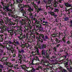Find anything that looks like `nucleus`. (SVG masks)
<instances>
[{
    "label": "nucleus",
    "instance_id": "nucleus-9",
    "mask_svg": "<svg viewBox=\"0 0 72 72\" xmlns=\"http://www.w3.org/2000/svg\"><path fill=\"white\" fill-rule=\"evenodd\" d=\"M64 5L67 7H70V4H69L68 2H65Z\"/></svg>",
    "mask_w": 72,
    "mask_h": 72
},
{
    "label": "nucleus",
    "instance_id": "nucleus-61",
    "mask_svg": "<svg viewBox=\"0 0 72 72\" xmlns=\"http://www.w3.org/2000/svg\"><path fill=\"white\" fill-rule=\"evenodd\" d=\"M18 21H19L18 19H16L15 21V22H16L17 23H18Z\"/></svg>",
    "mask_w": 72,
    "mask_h": 72
},
{
    "label": "nucleus",
    "instance_id": "nucleus-39",
    "mask_svg": "<svg viewBox=\"0 0 72 72\" xmlns=\"http://www.w3.org/2000/svg\"><path fill=\"white\" fill-rule=\"evenodd\" d=\"M4 40V38L3 37L0 38V42H2Z\"/></svg>",
    "mask_w": 72,
    "mask_h": 72
},
{
    "label": "nucleus",
    "instance_id": "nucleus-8",
    "mask_svg": "<svg viewBox=\"0 0 72 72\" xmlns=\"http://www.w3.org/2000/svg\"><path fill=\"white\" fill-rule=\"evenodd\" d=\"M46 48V44H43L41 46L40 49H44Z\"/></svg>",
    "mask_w": 72,
    "mask_h": 72
},
{
    "label": "nucleus",
    "instance_id": "nucleus-18",
    "mask_svg": "<svg viewBox=\"0 0 72 72\" xmlns=\"http://www.w3.org/2000/svg\"><path fill=\"white\" fill-rule=\"evenodd\" d=\"M7 26H4L3 25H2L1 27H0V28H1V30H4V29L5 28H6Z\"/></svg>",
    "mask_w": 72,
    "mask_h": 72
},
{
    "label": "nucleus",
    "instance_id": "nucleus-34",
    "mask_svg": "<svg viewBox=\"0 0 72 72\" xmlns=\"http://www.w3.org/2000/svg\"><path fill=\"white\" fill-rule=\"evenodd\" d=\"M55 41L56 42H57L58 43H59V40L58 39V38H55Z\"/></svg>",
    "mask_w": 72,
    "mask_h": 72
},
{
    "label": "nucleus",
    "instance_id": "nucleus-32",
    "mask_svg": "<svg viewBox=\"0 0 72 72\" xmlns=\"http://www.w3.org/2000/svg\"><path fill=\"white\" fill-rule=\"evenodd\" d=\"M58 36H59V37H60L61 36H63V33H60V32L58 34Z\"/></svg>",
    "mask_w": 72,
    "mask_h": 72
},
{
    "label": "nucleus",
    "instance_id": "nucleus-7",
    "mask_svg": "<svg viewBox=\"0 0 72 72\" xmlns=\"http://www.w3.org/2000/svg\"><path fill=\"white\" fill-rule=\"evenodd\" d=\"M9 28L6 27L4 29V30L5 31V30L6 31H7L10 32H12L14 31V30H9Z\"/></svg>",
    "mask_w": 72,
    "mask_h": 72
},
{
    "label": "nucleus",
    "instance_id": "nucleus-53",
    "mask_svg": "<svg viewBox=\"0 0 72 72\" xmlns=\"http://www.w3.org/2000/svg\"><path fill=\"white\" fill-rule=\"evenodd\" d=\"M59 6H60V8H62L63 7V5H62L60 4Z\"/></svg>",
    "mask_w": 72,
    "mask_h": 72
},
{
    "label": "nucleus",
    "instance_id": "nucleus-20",
    "mask_svg": "<svg viewBox=\"0 0 72 72\" xmlns=\"http://www.w3.org/2000/svg\"><path fill=\"white\" fill-rule=\"evenodd\" d=\"M45 38H44V41H47L46 40H48L49 37H48V36L47 35H46L45 36Z\"/></svg>",
    "mask_w": 72,
    "mask_h": 72
},
{
    "label": "nucleus",
    "instance_id": "nucleus-62",
    "mask_svg": "<svg viewBox=\"0 0 72 72\" xmlns=\"http://www.w3.org/2000/svg\"><path fill=\"white\" fill-rule=\"evenodd\" d=\"M25 37H26L25 36V35H23L22 36V38L23 39H24V38H25Z\"/></svg>",
    "mask_w": 72,
    "mask_h": 72
},
{
    "label": "nucleus",
    "instance_id": "nucleus-21",
    "mask_svg": "<svg viewBox=\"0 0 72 72\" xmlns=\"http://www.w3.org/2000/svg\"><path fill=\"white\" fill-rule=\"evenodd\" d=\"M14 44H16V45H19V42L18 41H15L14 40Z\"/></svg>",
    "mask_w": 72,
    "mask_h": 72
},
{
    "label": "nucleus",
    "instance_id": "nucleus-64",
    "mask_svg": "<svg viewBox=\"0 0 72 72\" xmlns=\"http://www.w3.org/2000/svg\"><path fill=\"white\" fill-rule=\"evenodd\" d=\"M62 57L64 58V59H66V56H62Z\"/></svg>",
    "mask_w": 72,
    "mask_h": 72
},
{
    "label": "nucleus",
    "instance_id": "nucleus-5",
    "mask_svg": "<svg viewBox=\"0 0 72 72\" xmlns=\"http://www.w3.org/2000/svg\"><path fill=\"white\" fill-rule=\"evenodd\" d=\"M27 22H28V26L29 27V29L30 30V32H32V31L31 30V28L32 27H31V26L30 25V24H31V21H30V20L29 19L27 20Z\"/></svg>",
    "mask_w": 72,
    "mask_h": 72
},
{
    "label": "nucleus",
    "instance_id": "nucleus-2",
    "mask_svg": "<svg viewBox=\"0 0 72 72\" xmlns=\"http://www.w3.org/2000/svg\"><path fill=\"white\" fill-rule=\"evenodd\" d=\"M18 6L19 8H21L19 9V12H21L22 13V15L23 16H24L27 17L26 16V11L24 10L23 9V7H22V4H20L18 5Z\"/></svg>",
    "mask_w": 72,
    "mask_h": 72
},
{
    "label": "nucleus",
    "instance_id": "nucleus-49",
    "mask_svg": "<svg viewBox=\"0 0 72 72\" xmlns=\"http://www.w3.org/2000/svg\"><path fill=\"white\" fill-rule=\"evenodd\" d=\"M63 72H67V70L66 69H62Z\"/></svg>",
    "mask_w": 72,
    "mask_h": 72
},
{
    "label": "nucleus",
    "instance_id": "nucleus-3",
    "mask_svg": "<svg viewBox=\"0 0 72 72\" xmlns=\"http://www.w3.org/2000/svg\"><path fill=\"white\" fill-rule=\"evenodd\" d=\"M68 62H69V60L68 59H67L66 60L64 61V62L65 67H66L68 70H69V65H68Z\"/></svg>",
    "mask_w": 72,
    "mask_h": 72
},
{
    "label": "nucleus",
    "instance_id": "nucleus-46",
    "mask_svg": "<svg viewBox=\"0 0 72 72\" xmlns=\"http://www.w3.org/2000/svg\"><path fill=\"white\" fill-rule=\"evenodd\" d=\"M8 22H9V23H10V24H11V22H11L10 21V20H7V23H8Z\"/></svg>",
    "mask_w": 72,
    "mask_h": 72
},
{
    "label": "nucleus",
    "instance_id": "nucleus-57",
    "mask_svg": "<svg viewBox=\"0 0 72 72\" xmlns=\"http://www.w3.org/2000/svg\"><path fill=\"white\" fill-rule=\"evenodd\" d=\"M23 38H22V37L21 38H19V40H21L22 41H23Z\"/></svg>",
    "mask_w": 72,
    "mask_h": 72
},
{
    "label": "nucleus",
    "instance_id": "nucleus-38",
    "mask_svg": "<svg viewBox=\"0 0 72 72\" xmlns=\"http://www.w3.org/2000/svg\"><path fill=\"white\" fill-rule=\"evenodd\" d=\"M50 14H51V15H54V14H55V13L53 12H50Z\"/></svg>",
    "mask_w": 72,
    "mask_h": 72
},
{
    "label": "nucleus",
    "instance_id": "nucleus-40",
    "mask_svg": "<svg viewBox=\"0 0 72 72\" xmlns=\"http://www.w3.org/2000/svg\"><path fill=\"white\" fill-rule=\"evenodd\" d=\"M34 60H39V58L37 57H35L34 59Z\"/></svg>",
    "mask_w": 72,
    "mask_h": 72
},
{
    "label": "nucleus",
    "instance_id": "nucleus-4",
    "mask_svg": "<svg viewBox=\"0 0 72 72\" xmlns=\"http://www.w3.org/2000/svg\"><path fill=\"white\" fill-rule=\"evenodd\" d=\"M27 8H28V12H30V13L31 12H32V11H33V8H31V6H30V4H29V3H28Z\"/></svg>",
    "mask_w": 72,
    "mask_h": 72
},
{
    "label": "nucleus",
    "instance_id": "nucleus-27",
    "mask_svg": "<svg viewBox=\"0 0 72 72\" xmlns=\"http://www.w3.org/2000/svg\"><path fill=\"white\" fill-rule=\"evenodd\" d=\"M0 52H1L0 54H3L4 50H2L1 48H0Z\"/></svg>",
    "mask_w": 72,
    "mask_h": 72
},
{
    "label": "nucleus",
    "instance_id": "nucleus-11",
    "mask_svg": "<svg viewBox=\"0 0 72 72\" xmlns=\"http://www.w3.org/2000/svg\"><path fill=\"white\" fill-rule=\"evenodd\" d=\"M24 24H25V30L24 31L26 33V35H27V29H26V27H27V22H26V21H25Z\"/></svg>",
    "mask_w": 72,
    "mask_h": 72
},
{
    "label": "nucleus",
    "instance_id": "nucleus-19",
    "mask_svg": "<svg viewBox=\"0 0 72 72\" xmlns=\"http://www.w3.org/2000/svg\"><path fill=\"white\" fill-rule=\"evenodd\" d=\"M58 4V3L55 2L53 4V6L55 8H57L58 5L57 4Z\"/></svg>",
    "mask_w": 72,
    "mask_h": 72
},
{
    "label": "nucleus",
    "instance_id": "nucleus-15",
    "mask_svg": "<svg viewBox=\"0 0 72 72\" xmlns=\"http://www.w3.org/2000/svg\"><path fill=\"white\" fill-rule=\"evenodd\" d=\"M33 60H34V59H33L32 60V63L31 64H28V65L30 66H31V64L32 65H38V64L36 63V64H34L33 63Z\"/></svg>",
    "mask_w": 72,
    "mask_h": 72
},
{
    "label": "nucleus",
    "instance_id": "nucleus-10",
    "mask_svg": "<svg viewBox=\"0 0 72 72\" xmlns=\"http://www.w3.org/2000/svg\"><path fill=\"white\" fill-rule=\"evenodd\" d=\"M35 53H36V54H37V55H39L40 53H39V49L37 48H36L35 49Z\"/></svg>",
    "mask_w": 72,
    "mask_h": 72
},
{
    "label": "nucleus",
    "instance_id": "nucleus-42",
    "mask_svg": "<svg viewBox=\"0 0 72 72\" xmlns=\"http://www.w3.org/2000/svg\"><path fill=\"white\" fill-rule=\"evenodd\" d=\"M10 51H11V53H13L14 51L15 52V51H16L15 50H12L11 49V50H10Z\"/></svg>",
    "mask_w": 72,
    "mask_h": 72
},
{
    "label": "nucleus",
    "instance_id": "nucleus-1",
    "mask_svg": "<svg viewBox=\"0 0 72 72\" xmlns=\"http://www.w3.org/2000/svg\"><path fill=\"white\" fill-rule=\"evenodd\" d=\"M41 54L43 58V60H41V63H47L48 61L46 59L50 58V55L47 53L46 51L44 50L42 51Z\"/></svg>",
    "mask_w": 72,
    "mask_h": 72
},
{
    "label": "nucleus",
    "instance_id": "nucleus-43",
    "mask_svg": "<svg viewBox=\"0 0 72 72\" xmlns=\"http://www.w3.org/2000/svg\"><path fill=\"white\" fill-rule=\"evenodd\" d=\"M56 56L53 55L52 56V57H51V59H55V58H56Z\"/></svg>",
    "mask_w": 72,
    "mask_h": 72
},
{
    "label": "nucleus",
    "instance_id": "nucleus-59",
    "mask_svg": "<svg viewBox=\"0 0 72 72\" xmlns=\"http://www.w3.org/2000/svg\"><path fill=\"white\" fill-rule=\"evenodd\" d=\"M40 23V21H38L37 22L36 24H39Z\"/></svg>",
    "mask_w": 72,
    "mask_h": 72
},
{
    "label": "nucleus",
    "instance_id": "nucleus-50",
    "mask_svg": "<svg viewBox=\"0 0 72 72\" xmlns=\"http://www.w3.org/2000/svg\"><path fill=\"white\" fill-rule=\"evenodd\" d=\"M1 4H2L3 6H4V4H5L4 3V2L3 1L1 2Z\"/></svg>",
    "mask_w": 72,
    "mask_h": 72
},
{
    "label": "nucleus",
    "instance_id": "nucleus-16",
    "mask_svg": "<svg viewBox=\"0 0 72 72\" xmlns=\"http://www.w3.org/2000/svg\"><path fill=\"white\" fill-rule=\"evenodd\" d=\"M53 37H59V34L57 33H55L53 34L52 36Z\"/></svg>",
    "mask_w": 72,
    "mask_h": 72
},
{
    "label": "nucleus",
    "instance_id": "nucleus-55",
    "mask_svg": "<svg viewBox=\"0 0 72 72\" xmlns=\"http://www.w3.org/2000/svg\"><path fill=\"white\" fill-rule=\"evenodd\" d=\"M43 2L45 4H46L47 3V2H46V0H43Z\"/></svg>",
    "mask_w": 72,
    "mask_h": 72
},
{
    "label": "nucleus",
    "instance_id": "nucleus-12",
    "mask_svg": "<svg viewBox=\"0 0 72 72\" xmlns=\"http://www.w3.org/2000/svg\"><path fill=\"white\" fill-rule=\"evenodd\" d=\"M37 39H38V41L39 42H43V39H41V37H36Z\"/></svg>",
    "mask_w": 72,
    "mask_h": 72
},
{
    "label": "nucleus",
    "instance_id": "nucleus-17",
    "mask_svg": "<svg viewBox=\"0 0 72 72\" xmlns=\"http://www.w3.org/2000/svg\"><path fill=\"white\" fill-rule=\"evenodd\" d=\"M43 26H46L48 24V23L47 21H43Z\"/></svg>",
    "mask_w": 72,
    "mask_h": 72
},
{
    "label": "nucleus",
    "instance_id": "nucleus-48",
    "mask_svg": "<svg viewBox=\"0 0 72 72\" xmlns=\"http://www.w3.org/2000/svg\"><path fill=\"white\" fill-rule=\"evenodd\" d=\"M4 64L6 65V66H8V62H4Z\"/></svg>",
    "mask_w": 72,
    "mask_h": 72
},
{
    "label": "nucleus",
    "instance_id": "nucleus-51",
    "mask_svg": "<svg viewBox=\"0 0 72 72\" xmlns=\"http://www.w3.org/2000/svg\"><path fill=\"white\" fill-rule=\"evenodd\" d=\"M70 72H72V69H70L69 68V70H68Z\"/></svg>",
    "mask_w": 72,
    "mask_h": 72
},
{
    "label": "nucleus",
    "instance_id": "nucleus-6",
    "mask_svg": "<svg viewBox=\"0 0 72 72\" xmlns=\"http://www.w3.org/2000/svg\"><path fill=\"white\" fill-rule=\"evenodd\" d=\"M20 59H19V60H17L16 61V63L18 64V63H20V64H23V62L22 61L23 60V59L22 60L21 59H22V57H21Z\"/></svg>",
    "mask_w": 72,
    "mask_h": 72
},
{
    "label": "nucleus",
    "instance_id": "nucleus-45",
    "mask_svg": "<svg viewBox=\"0 0 72 72\" xmlns=\"http://www.w3.org/2000/svg\"><path fill=\"white\" fill-rule=\"evenodd\" d=\"M53 15V16H54V18H57V15L55 14Z\"/></svg>",
    "mask_w": 72,
    "mask_h": 72
},
{
    "label": "nucleus",
    "instance_id": "nucleus-56",
    "mask_svg": "<svg viewBox=\"0 0 72 72\" xmlns=\"http://www.w3.org/2000/svg\"><path fill=\"white\" fill-rule=\"evenodd\" d=\"M40 28H41V29H40L41 31H43V28H41V26L40 25Z\"/></svg>",
    "mask_w": 72,
    "mask_h": 72
},
{
    "label": "nucleus",
    "instance_id": "nucleus-26",
    "mask_svg": "<svg viewBox=\"0 0 72 72\" xmlns=\"http://www.w3.org/2000/svg\"><path fill=\"white\" fill-rule=\"evenodd\" d=\"M16 1L17 3H22V2L23 1V0H16Z\"/></svg>",
    "mask_w": 72,
    "mask_h": 72
},
{
    "label": "nucleus",
    "instance_id": "nucleus-41",
    "mask_svg": "<svg viewBox=\"0 0 72 72\" xmlns=\"http://www.w3.org/2000/svg\"><path fill=\"white\" fill-rule=\"evenodd\" d=\"M8 72H14V71L11 69H9L8 70Z\"/></svg>",
    "mask_w": 72,
    "mask_h": 72
},
{
    "label": "nucleus",
    "instance_id": "nucleus-30",
    "mask_svg": "<svg viewBox=\"0 0 72 72\" xmlns=\"http://www.w3.org/2000/svg\"><path fill=\"white\" fill-rule=\"evenodd\" d=\"M13 14V12H8V15L10 17H12V14Z\"/></svg>",
    "mask_w": 72,
    "mask_h": 72
},
{
    "label": "nucleus",
    "instance_id": "nucleus-60",
    "mask_svg": "<svg viewBox=\"0 0 72 72\" xmlns=\"http://www.w3.org/2000/svg\"><path fill=\"white\" fill-rule=\"evenodd\" d=\"M11 24H12L13 25H15V24L13 22H11Z\"/></svg>",
    "mask_w": 72,
    "mask_h": 72
},
{
    "label": "nucleus",
    "instance_id": "nucleus-23",
    "mask_svg": "<svg viewBox=\"0 0 72 72\" xmlns=\"http://www.w3.org/2000/svg\"><path fill=\"white\" fill-rule=\"evenodd\" d=\"M47 4H51V0H47Z\"/></svg>",
    "mask_w": 72,
    "mask_h": 72
},
{
    "label": "nucleus",
    "instance_id": "nucleus-52",
    "mask_svg": "<svg viewBox=\"0 0 72 72\" xmlns=\"http://www.w3.org/2000/svg\"><path fill=\"white\" fill-rule=\"evenodd\" d=\"M3 20L1 19L0 20V24H1V23H3Z\"/></svg>",
    "mask_w": 72,
    "mask_h": 72
},
{
    "label": "nucleus",
    "instance_id": "nucleus-37",
    "mask_svg": "<svg viewBox=\"0 0 72 72\" xmlns=\"http://www.w3.org/2000/svg\"><path fill=\"white\" fill-rule=\"evenodd\" d=\"M5 9H6L7 10H9V8L8 7H7V6H5Z\"/></svg>",
    "mask_w": 72,
    "mask_h": 72
},
{
    "label": "nucleus",
    "instance_id": "nucleus-58",
    "mask_svg": "<svg viewBox=\"0 0 72 72\" xmlns=\"http://www.w3.org/2000/svg\"><path fill=\"white\" fill-rule=\"evenodd\" d=\"M4 61H6V60H7V59H8V58H7L6 57H5L4 58Z\"/></svg>",
    "mask_w": 72,
    "mask_h": 72
},
{
    "label": "nucleus",
    "instance_id": "nucleus-14",
    "mask_svg": "<svg viewBox=\"0 0 72 72\" xmlns=\"http://www.w3.org/2000/svg\"><path fill=\"white\" fill-rule=\"evenodd\" d=\"M39 37H41L42 39L43 40H44V38H45V36L43 34H40L39 35Z\"/></svg>",
    "mask_w": 72,
    "mask_h": 72
},
{
    "label": "nucleus",
    "instance_id": "nucleus-24",
    "mask_svg": "<svg viewBox=\"0 0 72 72\" xmlns=\"http://www.w3.org/2000/svg\"><path fill=\"white\" fill-rule=\"evenodd\" d=\"M42 69V67L41 66H38V68H36V70H39V69Z\"/></svg>",
    "mask_w": 72,
    "mask_h": 72
},
{
    "label": "nucleus",
    "instance_id": "nucleus-47",
    "mask_svg": "<svg viewBox=\"0 0 72 72\" xmlns=\"http://www.w3.org/2000/svg\"><path fill=\"white\" fill-rule=\"evenodd\" d=\"M5 6H7V7H9L10 6V4H9L8 3L7 4V5H6Z\"/></svg>",
    "mask_w": 72,
    "mask_h": 72
},
{
    "label": "nucleus",
    "instance_id": "nucleus-13",
    "mask_svg": "<svg viewBox=\"0 0 72 72\" xmlns=\"http://www.w3.org/2000/svg\"><path fill=\"white\" fill-rule=\"evenodd\" d=\"M27 43H25L24 44H22L21 46V47L22 48H25L27 49Z\"/></svg>",
    "mask_w": 72,
    "mask_h": 72
},
{
    "label": "nucleus",
    "instance_id": "nucleus-31",
    "mask_svg": "<svg viewBox=\"0 0 72 72\" xmlns=\"http://www.w3.org/2000/svg\"><path fill=\"white\" fill-rule=\"evenodd\" d=\"M51 5H49V6H48V5L46 4V9H48V8H51Z\"/></svg>",
    "mask_w": 72,
    "mask_h": 72
},
{
    "label": "nucleus",
    "instance_id": "nucleus-28",
    "mask_svg": "<svg viewBox=\"0 0 72 72\" xmlns=\"http://www.w3.org/2000/svg\"><path fill=\"white\" fill-rule=\"evenodd\" d=\"M29 15L30 16V17H31V16H32L31 18H32V19H34V17H33V16L32 15V14L31 13H30L29 14Z\"/></svg>",
    "mask_w": 72,
    "mask_h": 72
},
{
    "label": "nucleus",
    "instance_id": "nucleus-63",
    "mask_svg": "<svg viewBox=\"0 0 72 72\" xmlns=\"http://www.w3.org/2000/svg\"><path fill=\"white\" fill-rule=\"evenodd\" d=\"M59 58H57L56 59V60H57V61H59Z\"/></svg>",
    "mask_w": 72,
    "mask_h": 72
},
{
    "label": "nucleus",
    "instance_id": "nucleus-25",
    "mask_svg": "<svg viewBox=\"0 0 72 72\" xmlns=\"http://www.w3.org/2000/svg\"><path fill=\"white\" fill-rule=\"evenodd\" d=\"M65 38H66V37H64L62 39V41H63V43L64 44H65L66 42V40H65Z\"/></svg>",
    "mask_w": 72,
    "mask_h": 72
},
{
    "label": "nucleus",
    "instance_id": "nucleus-36",
    "mask_svg": "<svg viewBox=\"0 0 72 72\" xmlns=\"http://www.w3.org/2000/svg\"><path fill=\"white\" fill-rule=\"evenodd\" d=\"M36 71V70L34 68H33L32 70H31V72H35Z\"/></svg>",
    "mask_w": 72,
    "mask_h": 72
},
{
    "label": "nucleus",
    "instance_id": "nucleus-22",
    "mask_svg": "<svg viewBox=\"0 0 72 72\" xmlns=\"http://www.w3.org/2000/svg\"><path fill=\"white\" fill-rule=\"evenodd\" d=\"M19 52L20 53H21V55H23V53H24V50H21V51H19Z\"/></svg>",
    "mask_w": 72,
    "mask_h": 72
},
{
    "label": "nucleus",
    "instance_id": "nucleus-29",
    "mask_svg": "<svg viewBox=\"0 0 72 72\" xmlns=\"http://www.w3.org/2000/svg\"><path fill=\"white\" fill-rule=\"evenodd\" d=\"M24 66H25V67H24V70L25 72H26L27 71V69H26V68H27V67L26 65H24Z\"/></svg>",
    "mask_w": 72,
    "mask_h": 72
},
{
    "label": "nucleus",
    "instance_id": "nucleus-35",
    "mask_svg": "<svg viewBox=\"0 0 72 72\" xmlns=\"http://www.w3.org/2000/svg\"><path fill=\"white\" fill-rule=\"evenodd\" d=\"M3 68H4V66H3V65H1V64H0V69H3Z\"/></svg>",
    "mask_w": 72,
    "mask_h": 72
},
{
    "label": "nucleus",
    "instance_id": "nucleus-54",
    "mask_svg": "<svg viewBox=\"0 0 72 72\" xmlns=\"http://www.w3.org/2000/svg\"><path fill=\"white\" fill-rule=\"evenodd\" d=\"M32 54L33 55H36V54H35V52H32Z\"/></svg>",
    "mask_w": 72,
    "mask_h": 72
},
{
    "label": "nucleus",
    "instance_id": "nucleus-44",
    "mask_svg": "<svg viewBox=\"0 0 72 72\" xmlns=\"http://www.w3.org/2000/svg\"><path fill=\"white\" fill-rule=\"evenodd\" d=\"M54 9H55V10L56 12H59V9L57 8H55Z\"/></svg>",
    "mask_w": 72,
    "mask_h": 72
},
{
    "label": "nucleus",
    "instance_id": "nucleus-33",
    "mask_svg": "<svg viewBox=\"0 0 72 72\" xmlns=\"http://www.w3.org/2000/svg\"><path fill=\"white\" fill-rule=\"evenodd\" d=\"M69 20V19L68 17H66L64 18V20L65 21H68Z\"/></svg>",
    "mask_w": 72,
    "mask_h": 72
}]
</instances>
